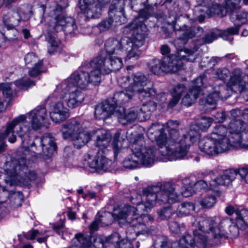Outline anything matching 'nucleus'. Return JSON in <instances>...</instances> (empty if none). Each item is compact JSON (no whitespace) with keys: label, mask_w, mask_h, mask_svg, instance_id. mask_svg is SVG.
<instances>
[{"label":"nucleus","mask_w":248,"mask_h":248,"mask_svg":"<svg viewBox=\"0 0 248 248\" xmlns=\"http://www.w3.org/2000/svg\"><path fill=\"white\" fill-rule=\"evenodd\" d=\"M136 42L133 34H131V37H124L120 40L108 39L105 44L106 53H102L81 69L74 72L79 86L90 89L91 86L100 85L103 74H108L122 67V56L126 55V60L138 58L141 54L139 48L144 44L138 46Z\"/></svg>","instance_id":"obj_1"},{"label":"nucleus","mask_w":248,"mask_h":248,"mask_svg":"<svg viewBox=\"0 0 248 248\" xmlns=\"http://www.w3.org/2000/svg\"><path fill=\"white\" fill-rule=\"evenodd\" d=\"M47 117L46 109L38 107L27 115L21 114L7 123L4 131L0 133V142L6 138L11 143L16 140V135L22 140L21 151L27 156H42L48 158L56 150L54 138L49 133L45 134L41 138L36 137L32 141L31 134L43 126Z\"/></svg>","instance_id":"obj_2"},{"label":"nucleus","mask_w":248,"mask_h":248,"mask_svg":"<svg viewBox=\"0 0 248 248\" xmlns=\"http://www.w3.org/2000/svg\"><path fill=\"white\" fill-rule=\"evenodd\" d=\"M160 189L156 186H148L142 189V194L139 196L141 202H136L132 200V202L137 205V207L126 205L122 209H114L113 213L108 212H99L96 216L100 226L110 224L113 219L117 220L121 226L127 224L132 225L135 231V235L147 236L150 230L146 227V222L151 220V216L148 214H140L142 211L149 212L156 205L157 195L155 192Z\"/></svg>","instance_id":"obj_3"},{"label":"nucleus","mask_w":248,"mask_h":248,"mask_svg":"<svg viewBox=\"0 0 248 248\" xmlns=\"http://www.w3.org/2000/svg\"><path fill=\"white\" fill-rule=\"evenodd\" d=\"M178 125L177 121H169L167 123L169 138L164 132L165 125L163 124L154 123L148 128L147 136L151 140L155 141L157 151L166 161L184 158L191 144L199 138L198 131L192 129L186 134L183 133L180 136L177 130Z\"/></svg>","instance_id":"obj_4"},{"label":"nucleus","mask_w":248,"mask_h":248,"mask_svg":"<svg viewBox=\"0 0 248 248\" xmlns=\"http://www.w3.org/2000/svg\"><path fill=\"white\" fill-rule=\"evenodd\" d=\"M235 174L233 170H226L222 175L215 177L213 170H204L202 173L204 180L191 182L188 178H185L182 182L184 186L181 187L180 191H178L177 188V186L181 183L179 181L177 182L176 184L166 182L160 186H152L160 188L159 190L155 193L157 195L156 205L177 202L180 200L181 195L185 197H189L195 190L198 189L213 190L219 186L229 185L235 179Z\"/></svg>","instance_id":"obj_5"},{"label":"nucleus","mask_w":248,"mask_h":248,"mask_svg":"<svg viewBox=\"0 0 248 248\" xmlns=\"http://www.w3.org/2000/svg\"><path fill=\"white\" fill-rule=\"evenodd\" d=\"M247 124L242 121L234 120L227 128L217 125L206 138L199 143L200 151L209 156L225 153L234 148L248 149Z\"/></svg>","instance_id":"obj_6"},{"label":"nucleus","mask_w":248,"mask_h":248,"mask_svg":"<svg viewBox=\"0 0 248 248\" xmlns=\"http://www.w3.org/2000/svg\"><path fill=\"white\" fill-rule=\"evenodd\" d=\"M230 75V78L226 86L218 84L213 87L209 85L204 89L203 92L208 93L206 98L200 99V103L204 105L208 109H213L216 108L217 101L219 99H226L232 93H240L244 99L248 101V89L244 80L245 76L239 68L234 69L230 73L228 69L220 68L217 69L215 74V77L221 80H224Z\"/></svg>","instance_id":"obj_7"},{"label":"nucleus","mask_w":248,"mask_h":248,"mask_svg":"<svg viewBox=\"0 0 248 248\" xmlns=\"http://www.w3.org/2000/svg\"><path fill=\"white\" fill-rule=\"evenodd\" d=\"M225 212L230 216L235 213V220L233 221L228 217H215L205 218L198 217L193 222L194 226L202 232H211L215 238H228L226 231L228 227L232 237L235 238L239 235L240 230L248 227V210H235L233 207L229 206L226 208Z\"/></svg>","instance_id":"obj_8"},{"label":"nucleus","mask_w":248,"mask_h":248,"mask_svg":"<svg viewBox=\"0 0 248 248\" xmlns=\"http://www.w3.org/2000/svg\"><path fill=\"white\" fill-rule=\"evenodd\" d=\"M60 131L63 139L72 140L74 147L78 149L86 145L96 135L95 144L98 148L96 151H100L104 154L108 152L107 148L110 145L111 135L105 129L89 132L84 129L82 121L73 119L63 124Z\"/></svg>","instance_id":"obj_9"},{"label":"nucleus","mask_w":248,"mask_h":248,"mask_svg":"<svg viewBox=\"0 0 248 248\" xmlns=\"http://www.w3.org/2000/svg\"><path fill=\"white\" fill-rule=\"evenodd\" d=\"M131 150L132 153L123 161L125 168L133 169L141 166L150 167L156 161H167L155 147L147 146L143 137L140 134L135 137Z\"/></svg>","instance_id":"obj_10"},{"label":"nucleus","mask_w":248,"mask_h":248,"mask_svg":"<svg viewBox=\"0 0 248 248\" xmlns=\"http://www.w3.org/2000/svg\"><path fill=\"white\" fill-rule=\"evenodd\" d=\"M77 78L73 72L69 78L58 85L53 93L48 97L46 101L49 105L50 116L53 122L60 123L68 117L69 107L64 102V98L71 87L77 85L82 90L89 89L81 87Z\"/></svg>","instance_id":"obj_11"},{"label":"nucleus","mask_w":248,"mask_h":248,"mask_svg":"<svg viewBox=\"0 0 248 248\" xmlns=\"http://www.w3.org/2000/svg\"><path fill=\"white\" fill-rule=\"evenodd\" d=\"M194 52L188 49H179L175 55L155 59L149 63L150 71L155 75L175 73L183 67V61L194 62L196 60Z\"/></svg>","instance_id":"obj_12"},{"label":"nucleus","mask_w":248,"mask_h":248,"mask_svg":"<svg viewBox=\"0 0 248 248\" xmlns=\"http://www.w3.org/2000/svg\"><path fill=\"white\" fill-rule=\"evenodd\" d=\"M3 168L5 172V183L11 186L27 184L29 181L34 180L36 178V173L28 170L24 156L6 162Z\"/></svg>","instance_id":"obj_13"},{"label":"nucleus","mask_w":248,"mask_h":248,"mask_svg":"<svg viewBox=\"0 0 248 248\" xmlns=\"http://www.w3.org/2000/svg\"><path fill=\"white\" fill-rule=\"evenodd\" d=\"M151 220L145 222L146 227L150 230V232L145 236L142 235L136 236L135 231L132 225L128 228L126 231V239H124L120 241V236L117 233H114L111 235L102 238L100 236L97 237L93 242V246L95 248H133V245L131 242L137 238L139 239H144L147 238L150 235L153 234L156 232V229L154 226H149V224L154 221L153 217L151 216Z\"/></svg>","instance_id":"obj_14"},{"label":"nucleus","mask_w":248,"mask_h":248,"mask_svg":"<svg viewBox=\"0 0 248 248\" xmlns=\"http://www.w3.org/2000/svg\"><path fill=\"white\" fill-rule=\"evenodd\" d=\"M77 28L73 17L65 16L55 17L54 21L47 25L46 38L48 43V52L53 54L60 50V41L53 34L55 32L63 31L66 34H72L75 33Z\"/></svg>","instance_id":"obj_15"},{"label":"nucleus","mask_w":248,"mask_h":248,"mask_svg":"<svg viewBox=\"0 0 248 248\" xmlns=\"http://www.w3.org/2000/svg\"><path fill=\"white\" fill-rule=\"evenodd\" d=\"M135 94L128 87L123 91L115 93L112 98L108 99L96 107L95 117L98 119H107L113 114L119 105L128 102Z\"/></svg>","instance_id":"obj_16"},{"label":"nucleus","mask_w":248,"mask_h":248,"mask_svg":"<svg viewBox=\"0 0 248 248\" xmlns=\"http://www.w3.org/2000/svg\"><path fill=\"white\" fill-rule=\"evenodd\" d=\"M128 87L135 94L138 93L141 101L148 100L156 95V91L153 87L152 82L146 76L140 72L131 75V82Z\"/></svg>","instance_id":"obj_17"},{"label":"nucleus","mask_w":248,"mask_h":248,"mask_svg":"<svg viewBox=\"0 0 248 248\" xmlns=\"http://www.w3.org/2000/svg\"><path fill=\"white\" fill-rule=\"evenodd\" d=\"M106 154L94 149L85 154L82 159L83 167L90 168L93 172L106 171L111 166V160L106 157Z\"/></svg>","instance_id":"obj_18"},{"label":"nucleus","mask_w":248,"mask_h":248,"mask_svg":"<svg viewBox=\"0 0 248 248\" xmlns=\"http://www.w3.org/2000/svg\"><path fill=\"white\" fill-rule=\"evenodd\" d=\"M247 4L248 0H243ZM201 6L209 8L210 12L221 16H225L227 13L239 9L241 7V0H202Z\"/></svg>","instance_id":"obj_19"},{"label":"nucleus","mask_w":248,"mask_h":248,"mask_svg":"<svg viewBox=\"0 0 248 248\" xmlns=\"http://www.w3.org/2000/svg\"><path fill=\"white\" fill-rule=\"evenodd\" d=\"M109 11L110 17L104 19L97 25V27L101 32L109 30L114 21L118 24H121L125 22L123 0H114L110 6Z\"/></svg>","instance_id":"obj_20"},{"label":"nucleus","mask_w":248,"mask_h":248,"mask_svg":"<svg viewBox=\"0 0 248 248\" xmlns=\"http://www.w3.org/2000/svg\"><path fill=\"white\" fill-rule=\"evenodd\" d=\"M110 0H78L81 13L87 19L99 18L102 9Z\"/></svg>","instance_id":"obj_21"},{"label":"nucleus","mask_w":248,"mask_h":248,"mask_svg":"<svg viewBox=\"0 0 248 248\" xmlns=\"http://www.w3.org/2000/svg\"><path fill=\"white\" fill-rule=\"evenodd\" d=\"M177 38L174 41L176 46L181 47L193 37H201L203 33V29L200 26H188L183 25L178 29H174Z\"/></svg>","instance_id":"obj_22"},{"label":"nucleus","mask_w":248,"mask_h":248,"mask_svg":"<svg viewBox=\"0 0 248 248\" xmlns=\"http://www.w3.org/2000/svg\"><path fill=\"white\" fill-rule=\"evenodd\" d=\"M193 227L195 228L193 230L194 237L187 234L182 237L177 248H205L207 242V238L201 232H197L198 227H196L193 224Z\"/></svg>","instance_id":"obj_23"},{"label":"nucleus","mask_w":248,"mask_h":248,"mask_svg":"<svg viewBox=\"0 0 248 248\" xmlns=\"http://www.w3.org/2000/svg\"><path fill=\"white\" fill-rule=\"evenodd\" d=\"M206 77L204 75L199 76L193 80L189 91L182 98V104L183 105L189 107L195 102L201 93V87L203 86Z\"/></svg>","instance_id":"obj_24"},{"label":"nucleus","mask_w":248,"mask_h":248,"mask_svg":"<svg viewBox=\"0 0 248 248\" xmlns=\"http://www.w3.org/2000/svg\"><path fill=\"white\" fill-rule=\"evenodd\" d=\"M76 87L80 88L77 85L71 87L64 98L65 103L70 108H75L80 106L85 98V94L81 91L78 89L73 90V89Z\"/></svg>","instance_id":"obj_25"},{"label":"nucleus","mask_w":248,"mask_h":248,"mask_svg":"<svg viewBox=\"0 0 248 248\" xmlns=\"http://www.w3.org/2000/svg\"><path fill=\"white\" fill-rule=\"evenodd\" d=\"M116 116L119 122L123 125H126L129 123L134 122L137 118L141 120L140 114H139L137 108H131L128 111H125L123 107H120L119 109L116 110Z\"/></svg>","instance_id":"obj_26"},{"label":"nucleus","mask_w":248,"mask_h":248,"mask_svg":"<svg viewBox=\"0 0 248 248\" xmlns=\"http://www.w3.org/2000/svg\"><path fill=\"white\" fill-rule=\"evenodd\" d=\"M28 19V17L21 16L18 11H10L3 15L2 22L7 30H13L19 25L21 21Z\"/></svg>","instance_id":"obj_27"},{"label":"nucleus","mask_w":248,"mask_h":248,"mask_svg":"<svg viewBox=\"0 0 248 248\" xmlns=\"http://www.w3.org/2000/svg\"><path fill=\"white\" fill-rule=\"evenodd\" d=\"M38 5L40 7L43 12L46 11L50 16H56V17L60 16H63L60 14L63 8L68 6L67 0H65V4L63 6L60 5L55 1L47 2V0H37Z\"/></svg>","instance_id":"obj_28"},{"label":"nucleus","mask_w":248,"mask_h":248,"mask_svg":"<svg viewBox=\"0 0 248 248\" xmlns=\"http://www.w3.org/2000/svg\"><path fill=\"white\" fill-rule=\"evenodd\" d=\"M25 61L26 65L29 68L30 65H33L31 70L29 71V75L31 77H36L42 72L43 62L42 60H38L34 53L27 54L25 57Z\"/></svg>","instance_id":"obj_29"},{"label":"nucleus","mask_w":248,"mask_h":248,"mask_svg":"<svg viewBox=\"0 0 248 248\" xmlns=\"http://www.w3.org/2000/svg\"><path fill=\"white\" fill-rule=\"evenodd\" d=\"M219 31L218 29L212 30L210 32L206 33L204 36L200 39L197 40L196 43H194V47L193 48H185L184 49H188L190 51H194L196 59L198 58V54L196 51L198 50L199 46L204 44H210L213 42L218 37Z\"/></svg>","instance_id":"obj_30"},{"label":"nucleus","mask_w":248,"mask_h":248,"mask_svg":"<svg viewBox=\"0 0 248 248\" xmlns=\"http://www.w3.org/2000/svg\"><path fill=\"white\" fill-rule=\"evenodd\" d=\"M13 95V92L11 86V84H0V112L5 109L3 103L4 101L9 104Z\"/></svg>","instance_id":"obj_31"},{"label":"nucleus","mask_w":248,"mask_h":248,"mask_svg":"<svg viewBox=\"0 0 248 248\" xmlns=\"http://www.w3.org/2000/svg\"><path fill=\"white\" fill-rule=\"evenodd\" d=\"M74 248H89L92 245L90 236L82 233H77L72 240Z\"/></svg>","instance_id":"obj_32"},{"label":"nucleus","mask_w":248,"mask_h":248,"mask_svg":"<svg viewBox=\"0 0 248 248\" xmlns=\"http://www.w3.org/2000/svg\"><path fill=\"white\" fill-rule=\"evenodd\" d=\"M186 88L182 84H179L174 87L171 91L172 98L168 104L170 107H173L179 101L182 94L186 92Z\"/></svg>","instance_id":"obj_33"},{"label":"nucleus","mask_w":248,"mask_h":248,"mask_svg":"<svg viewBox=\"0 0 248 248\" xmlns=\"http://www.w3.org/2000/svg\"><path fill=\"white\" fill-rule=\"evenodd\" d=\"M156 107L157 104L150 100L143 104L139 111V114H140L141 120L149 118L151 113L156 109Z\"/></svg>","instance_id":"obj_34"},{"label":"nucleus","mask_w":248,"mask_h":248,"mask_svg":"<svg viewBox=\"0 0 248 248\" xmlns=\"http://www.w3.org/2000/svg\"><path fill=\"white\" fill-rule=\"evenodd\" d=\"M195 209V205L190 202L182 203L177 209L176 214L178 217H183L191 214Z\"/></svg>","instance_id":"obj_35"},{"label":"nucleus","mask_w":248,"mask_h":248,"mask_svg":"<svg viewBox=\"0 0 248 248\" xmlns=\"http://www.w3.org/2000/svg\"><path fill=\"white\" fill-rule=\"evenodd\" d=\"M120 136L121 133L117 132L115 133L113 138L112 146L115 158L117 157L118 154L121 151L123 142L125 141L124 139L121 138Z\"/></svg>","instance_id":"obj_36"},{"label":"nucleus","mask_w":248,"mask_h":248,"mask_svg":"<svg viewBox=\"0 0 248 248\" xmlns=\"http://www.w3.org/2000/svg\"><path fill=\"white\" fill-rule=\"evenodd\" d=\"M248 19V13L244 11L238 12L235 16H232L231 20L233 23L234 28H237L238 31L240 26L245 23Z\"/></svg>","instance_id":"obj_37"},{"label":"nucleus","mask_w":248,"mask_h":248,"mask_svg":"<svg viewBox=\"0 0 248 248\" xmlns=\"http://www.w3.org/2000/svg\"><path fill=\"white\" fill-rule=\"evenodd\" d=\"M219 34L218 37H222L225 40L230 41L232 42L233 39L232 35L238 34L239 33L238 29L237 28L231 27L225 30H219Z\"/></svg>","instance_id":"obj_38"},{"label":"nucleus","mask_w":248,"mask_h":248,"mask_svg":"<svg viewBox=\"0 0 248 248\" xmlns=\"http://www.w3.org/2000/svg\"><path fill=\"white\" fill-rule=\"evenodd\" d=\"M217 199L214 195H208L203 197L200 202L201 205L205 208H210L215 205Z\"/></svg>","instance_id":"obj_39"},{"label":"nucleus","mask_w":248,"mask_h":248,"mask_svg":"<svg viewBox=\"0 0 248 248\" xmlns=\"http://www.w3.org/2000/svg\"><path fill=\"white\" fill-rule=\"evenodd\" d=\"M14 84L19 89L27 90L28 88L34 85V83L28 78H23L16 80Z\"/></svg>","instance_id":"obj_40"},{"label":"nucleus","mask_w":248,"mask_h":248,"mask_svg":"<svg viewBox=\"0 0 248 248\" xmlns=\"http://www.w3.org/2000/svg\"><path fill=\"white\" fill-rule=\"evenodd\" d=\"M174 213L175 211L172 209L171 206L162 208L157 212L159 217L162 220L169 219Z\"/></svg>","instance_id":"obj_41"},{"label":"nucleus","mask_w":248,"mask_h":248,"mask_svg":"<svg viewBox=\"0 0 248 248\" xmlns=\"http://www.w3.org/2000/svg\"><path fill=\"white\" fill-rule=\"evenodd\" d=\"M154 248H170L168 238L165 236H158L154 245Z\"/></svg>","instance_id":"obj_42"},{"label":"nucleus","mask_w":248,"mask_h":248,"mask_svg":"<svg viewBox=\"0 0 248 248\" xmlns=\"http://www.w3.org/2000/svg\"><path fill=\"white\" fill-rule=\"evenodd\" d=\"M228 170L234 171L236 173L235 178L238 174L241 178L244 180L246 183L248 184V167H242L238 170L230 169Z\"/></svg>","instance_id":"obj_43"},{"label":"nucleus","mask_w":248,"mask_h":248,"mask_svg":"<svg viewBox=\"0 0 248 248\" xmlns=\"http://www.w3.org/2000/svg\"><path fill=\"white\" fill-rule=\"evenodd\" d=\"M213 121L211 118L202 117L198 124L199 127L201 130L205 131L211 126Z\"/></svg>","instance_id":"obj_44"},{"label":"nucleus","mask_w":248,"mask_h":248,"mask_svg":"<svg viewBox=\"0 0 248 248\" xmlns=\"http://www.w3.org/2000/svg\"><path fill=\"white\" fill-rule=\"evenodd\" d=\"M13 36H9L7 37H6L3 33L1 32L0 33V47L3 45V43H5L6 40L14 41L18 38V32L17 31L13 30Z\"/></svg>","instance_id":"obj_45"},{"label":"nucleus","mask_w":248,"mask_h":248,"mask_svg":"<svg viewBox=\"0 0 248 248\" xmlns=\"http://www.w3.org/2000/svg\"><path fill=\"white\" fill-rule=\"evenodd\" d=\"M169 228L171 232L174 233H179L185 228L183 224H179L176 221H172L169 223Z\"/></svg>","instance_id":"obj_46"},{"label":"nucleus","mask_w":248,"mask_h":248,"mask_svg":"<svg viewBox=\"0 0 248 248\" xmlns=\"http://www.w3.org/2000/svg\"><path fill=\"white\" fill-rule=\"evenodd\" d=\"M131 82V76L120 77L118 79V84L119 85L124 88V89L127 88Z\"/></svg>","instance_id":"obj_47"},{"label":"nucleus","mask_w":248,"mask_h":248,"mask_svg":"<svg viewBox=\"0 0 248 248\" xmlns=\"http://www.w3.org/2000/svg\"><path fill=\"white\" fill-rule=\"evenodd\" d=\"M228 115V114H227L226 112L222 110L220 112H217L214 116L217 122L222 123L227 119Z\"/></svg>","instance_id":"obj_48"},{"label":"nucleus","mask_w":248,"mask_h":248,"mask_svg":"<svg viewBox=\"0 0 248 248\" xmlns=\"http://www.w3.org/2000/svg\"><path fill=\"white\" fill-rule=\"evenodd\" d=\"M39 234V232L38 231L35 230L28 232L26 233L24 235L27 239L32 240L36 237V236Z\"/></svg>","instance_id":"obj_49"},{"label":"nucleus","mask_w":248,"mask_h":248,"mask_svg":"<svg viewBox=\"0 0 248 248\" xmlns=\"http://www.w3.org/2000/svg\"><path fill=\"white\" fill-rule=\"evenodd\" d=\"M100 223L98 219V217H96L95 220L91 223L90 228L91 231L94 232L97 230Z\"/></svg>","instance_id":"obj_50"},{"label":"nucleus","mask_w":248,"mask_h":248,"mask_svg":"<svg viewBox=\"0 0 248 248\" xmlns=\"http://www.w3.org/2000/svg\"><path fill=\"white\" fill-rule=\"evenodd\" d=\"M231 116L232 117V118H233V120H232L230 123L229 124L232 122V121H233L234 120H239V119H236L235 118L238 116L239 114H241V111L240 109H232V111H230V112ZM239 121H241L240 120H239Z\"/></svg>","instance_id":"obj_51"},{"label":"nucleus","mask_w":248,"mask_h":248,"mask_svg":"<svg viewBox=\"0 0 248 248\" xmlns=\"http://www.w3.org/2000/svg\"><path fill=\"white\" fill-rule=\"evenodd\" d=\"M161 52L162 55H167L170 52L169 47L166 45H163L161 47Z\"/></svg>","instance_id":"obj_52"},{"label":"nucleus","mask_w":248,"mask_h":248,"mask_svg":"<svg viewBox=\"0 0 248 248\" xmlns=\"http://www.w3.org/2000/svg\"><path fill=\"white\" fill-rule=\"evenodd\" d=\"M41 233L39 232V234L36 236L37 241L40 243L46 241L48 237V235H45L43 237H41Z\"/></svg>","instance_id":"obj_53"},{"label":"nucleus","mask_w":248,"mask_h":248,"mask_svg":"<svg viewBox=\"0 0 248 248\" xmlns=\"http://www.w3.org/2000/svg\"><path fill=\"white\" fill-rule=\"evenodd\" d=\"M63 223H61L60 224H56L53 226L54 230L59 234H60V231L63 228Z\"/></svg>","instance_id":"obj_54"},{"label":"nucleus","mask_w":248,"mask_h":248,"mask_svg":"<svg viewBox=\"0 0 248 248\" xmlns=\"http://www.w3.org/2000/svg\"><path fill=\"white\" fill-rule=\"evenodd\" d=\"M22 33L25 39H28L31 36L30 31L27 29H23Z\"/></svg>","instance_id":"obj_55"},{"label":"nucleus","mask_w":248,"mask_h":248,"mask_svg":"<svg viewBox=\"0 0 248 248\" xmlns=\"http://www.w3.org/2000/svg\"><path fill=\"white\" fill-rule=\"evenodd\" d=\"M68 216L69 219L73 220L75 218L76 214L74 212L70 211L68 212Z\"/></svg>","instance_id":"obj_56"},{"label":"nucleus","mask_w":248,"mask_h":248,"mask_svg":"<svg viewBox=\"0 0 248 248\" xmlns=\"http://www.w3.org/2000/svg\"><path fill=\"white\" fill-rule=\"evenodd\" d=\"M88 195L91 199H94L96 197V193L93 191H88Z\"/></svg>","instance_id":"obj_57"},{"label":"nucleus","mask_w":248,"mask_h":248,"mask_svg":"<svg viewBox=\"0 0 248 248\" xmlns=\"http://www.w3.org/2000/svg\"><path fill=\"white\" fill-rule=\"evenodd\" d=\"M17 0H5V4L6 6H9L13 3L16 2Z\"/></svg>","instance_id":"obj_58"},{"label":"nucleus","mask_w":248,"mask_h":248,"mask_svg":"<svg viewBox=\"0 0 248 248\" xmlns=\"http://www.w3.org/2000/svg\"><path fill=\"white\" fill-rule=\"evenodd\" d=\"M6 148V144L4 143H1L0 144V153L4 151Z\"/></svg>","instance_id":"obj_59"},{"label":"nucleus","mask_w":248,"mask_h":248,"mask_svg":"<svg viewBox=\"0 0 248 248\" xmlns=\"http://www.w3.org/2000/svg\"><path fill=\"white\" fill-rule=\"evenodd\" d=\"M241 35L243 36L246 37L248 35V31L246 29L243 30L241 33Z\"/></svg>","instance_id":"obj_60"},{"label":"nucleus","mask_w":248,"mask_h":248,"mask_svg":"<svg viewBox=\"0 0 248 248\" xmlns=\"http://www.w3.org/2000/svg\"><path fill=\"white\" fill-rule=\"evenodd\" d=\"M248 115V108L245 109L244 110V113H243V116L244 118H246L247 117V116Z\"/></svg>","instance_id":"obj_61"},{"label":"nucleus","mask_w":248,"mask_h":248,"mask_svg":"<svg viewBox=\"0 0 248 248\" xmlns=\"http://www.w3.org/2000/svg\"><path fill=\"white\" fill-rule=\"evenodd\" d=\"M32 246L31 245H25L21 248H32Z\"/></svg>","instance_id":"obj_62"},{"label":"nucleus","mask_w":248,"mask_h":248,"mask_svg":"<svg viewBox=\"0 0 248 248\" xmlns=\"http://www.w3.org/2000/svg\"><path fill=\"white\" fill-rule=\"evenodd\" d=\"M77 192L78 194H83V190L82 188H80L77 190Z\"/></svg>","instance_id":"obj_63"},{"label":"nucleus","mask_w":248,"mask_h":248,"mask_svg":"<svg viewBox=\"0 0 248 248\" xmlns=\"http://www.w3.org/2000/svg\"><path fill=\"white\" fill-rule=\"evenodd\" d=\"M4 3L5 4V0H0V8L1 7Z\"/></svg>","instance_id":"obj_64"}]
</instances>
